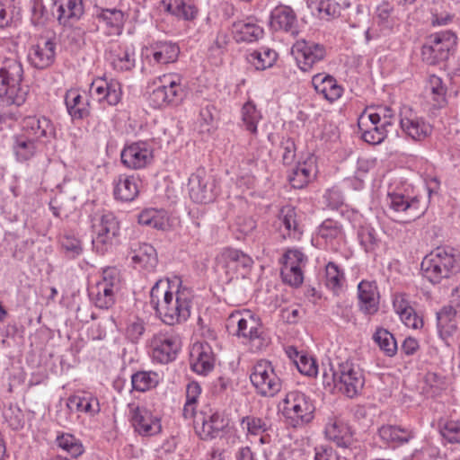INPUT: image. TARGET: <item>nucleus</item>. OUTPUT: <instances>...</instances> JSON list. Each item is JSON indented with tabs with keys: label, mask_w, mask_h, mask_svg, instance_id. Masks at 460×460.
I'll return each instance as SVG.
<instances>
[{
	"label": "nucleus",
	"mask_w": 460,
	"mask_h": 460,
	"mask_svg": "<svg viewBox=\"0 0 460 460\" xmlns=\"http://www.w3.org/2000/svg\"><path fill=\"white\" fill-rule=\"evenodd\" d=\"M54 14L60 25L71 26L84 14L83 0H55Z\"/></svg>",
	"instance_id": "nucleus-23"
},
{
	"label": "nucleus",
	"mask_w": 460,
	"mask_h": 460,
	"mask_svg": "<svg viewBox=\"0 0 460 460\" xmlns=\"http://www.w3.org/2000/svg\"><path fill=\"white\" fill-rule=\"evenodd\" d=\"M292 52L295 55L298 67L304 71H310L313 66L326 57V49L323 44L301 39L293 45Z\"/></svg>",
	"instance_id": "nucleus-12"
},
{
	"label": "nucleus",
	"mask_w": 460,
	"mask_h": 460,
	"mask_svg": "<svg viewBox=\"0 0 460 460\" xmlns=\"http://www.w3.org/2000/svg\"><path fill=\"white\" fill-rule=\"evenodd\" d=\"M324 432L326 437L340 447L349 448L354 442L350 427L339 418H330Z\"/></svg>",
	"instance_id": "nucleus-26"
},
{
	"label": "nucleus",
	"mask_w": 460,
	"mask_h": 460,
	"mask_svg": "<svg viewBox=\"0 0 460 460\" xmlns=\"http://www.w3.org/2000/svg\"><path fill=\"white\" fill-rule=\"evenodd\" d=\"M4 417L13 429H19L22 428V414L17 406L10 405L4 411Z\"/></svg>",
	"instance_id": "nucleus-60"
},
{
	"label": "nucleus",
	"mask_w": 460,
	"mask_h": 460,
	"mask_svg": "<svg viewBox=\"0 0 460 460\" xmlns=\"http://www.w3.org/2000/svg\"><path fill=\"white\" fill-rule=\"evenodd\" d=\"M391 121H383L380 126L376 125H369L362 127L361 137L362 139L371 145L380 144L385 137L387 134L386 128L391 126Z\"/></svg>",
	"instance_id": "nucleus-44"
},
{
	"label": "nucleus",
	"mask_w": 460,
	"mask_h": 460,
	"mask_svg": "<svg viewBox=\"0 0 460 460\" xmlns=\"http://www.w3.org/2000/svg\"><path fill=\"white\" fill-rule=\"evenodd\" d=\"M326 285L332 289L341 287L344 281V273L334 262H329L325 267Z\"/></svg>",
	"instance_id": "nucleus-57"
},
{
	"label": "nucleus",
	"mask_w": 460,
	"mask_h": 460,
	"mask_svg": "<svg viewBox=\"0 0 460 460\" xmlns=\"http://www.w3.org/2000/svg\"><path fill=\"white\" fill-rule=\"evenodd\" d=\"M270 25L274 31H284L295 34L296 32V16L290 6L280 4L270 13Z\"/></svg>",
	"instance_id": "nucleus-28"
},
{
	"label": "nucleus",
	"mask_w": 460,
	"mask_h": 460,
	"mask_svg": "<svg viewBox=\"0 0 460 460\" xmlns=\"http://www.w3.org/2000/svg\"><path fill=\"white\" fill-rule=\"evenodd\" d=\"M278 58V53L268 47H261L248 56V61L257 70L271 67Z\"/></svg>",
	"instance_id": "nucleus-38"
},
{
	"label": "nucleus",
	"mask_w": 460,
	"mask_h": 460,
	"mask_svg": "<svg viewBox=\"0 0 460 460\" xmlns=\"http://www.w3.org/2000/svg\"><path fill=\"white\" fill-rule=\"evenodd\" d=\"M312 84L314 90L330 102L338 100L343 93V88L336 79L325 73L314 75L312 78Z\"/></svg>",
	"instance_id": "nucleus-29"
},
{
	"label": "nucleus",
	"mask_w": 460,
	"mask_h": 460,
	"mask_svg": "<svg viewBox=\"0 0 460 460\" xmlns=\"http://www.w3.org/2000/svg\"><path fill=\"white\" fill-rule=\"evenodd\" d=\"M438 331L439 337L449 346L450 339L457 331L456 310L450 306H444L437 313Z\"/></svg>",
	"instance_id": "nucleus-30"
},
{
	"label": "nucleus",
	"mask_w": 460,
	"mask_h": 460,
	"mask_svg": "<svg viewBox=\"0 0 460 460\" xmlns=\"http://www.w3.org/2000/svg\"><path fill=\"white\" fill-rule=\"evenodd\" d=\"M92 227L95 234L92 241L93 249L98 253L104 254L112 247L113 241L119 234V222L113 213L104 212L93 219Z\"/></svg>",
	"instance_id": "nucleus-8"
},
{
	"label": "nucleus",
	"mask_w": 460,
	"mask_h": 460,
	"mask_svg": "<svg viewBox=\"0 0 460 460\" xmlns=\"http://www.w3.org/2000/svg\"><path fill=\"white\" fill-rule=\"evenodd\" d=\"M152 55L158 64H169L177 60L180 48L171 41H156L151 45Z\"/></svg>",
	"instance_id": "nucleus-35"
},
{
	"label": "nucleus",
	"mask_w": 460,
	"mask_h": 460,
	"mask_svg": "<svg viewBox=\"0 0 460 460\" xmlns=\"http://www.w3.org/2000/svg\"><path fill=\"white\" fill-rule=\"evenodd\" d=\"M23 128V134L31 136L32 139L39 145L45 144L48 139L55 135V129L50 120L45 117H29L25 119Z\"/></svg>",
	"instance_id": "nucleus-25"
},
{
	"label": "nucleus",
	"mask_w": 460,
	"mask_h": 460,
	"mask_svg": "<svg viewBox=\"0 0 460 460\" xmlns=\"http://www.w3.org/2000/svg\"><path fill=\"white\" fill-rule=\"evenodd\" d=\"M233 33L238 42H252L262 36L263 30L255 23L239 21L233 24Z\"/></svg>",
	"instance_id": "nucleus-37"
},
{
	"label": "nucleus",
	"mask_w": 460,
	"mask_h": 460,
	"mask_svg": "<svg viewBox=\"0 0 460 460\" xmlns=\"http://www.w3.org/2000/svg\"><path fill=\"white\" fill-rule=\"evenodd\" d=\"M131 422L136 431L142 436H154L162 429L160 420L145 408L131 407Z\"/></svg>",
	"instance_id": "nucleus-20"
},
{
	"label": "nucleus",
	"mask_w": 460,
	"mask_h": 460,
	"mask_svg": "<svg viewBox=\"0 0 460 460\" xmlns=\"http://www.w3.org/2000/svg\"><path fill=\"white\" fill-rule=\"evenodd\" d=\"M226 326L233 329L236 336L254 343L257 348L263 345L265 338L261 322L250 311L232 313L227 318Z\"/></svg>",
	"instance_id": "nucleus-5"
},
{
	"label": "nucleus",
	"mask_w": 460,
	"mask_h": 460,
	"mask_svg": "<svg viewBox=\"0 0 460 460\" xmlns=\"http://www.w3.org/2000/svg\"><path fill=\"white\" fill-rule=\"evenodd\" d=\"M243 121L246 129L252 134L257 133V123L260 119V114L255 106L251 102H246L242 109Z\"/></svg>",
	"instance_id": "nucleus-56"
},
{
	"label": "nucleus",
	"mask_w": 460,
	"mask_h": 460,
	"mask_svg": "<svg viewBox=\"0 0 460 460\" xmlns=\"http://www.w3.org/2000/svg\"><path fill=\"white\" fill-rule=\"evenodd\" d=\"M98 283H106L111 288L119 289L120 278L119 270L113 267L104 269L102 271V279Z\"/></svg>",
	"instance_id": "nucleus-64"
},
{
	"label": "nucleus",
	"mask_w": 460,
	"mask_h": 460,
	"mask_svg": "<svg viewBox=\"0 0 460 460\" xmlns=\"http://www.w3.org/2000/svg\"><path fill=\"white\" fill-rule=\"evenodd\" d=\"M319 235L326 241L343 238V231L341 226L332 219L324 220L319 227Z\"/></svg>",
	"instance_id": "nucleus-53"
},
{
	"label": "nucleus",
	"mask_w": 460,
	"mask_h": 460,
	"mask_svg": "<svg viewBox=\"0 0 460 460\" xmlns=\"http://www.w3.org/2000/svg\"><path fill=\"white\" fill-rule=\"evenodd\" d=\"M439 432L448 443H460V421L449 420L440 424Z\"/></svg>",
	"instance_id": "nucleus-58"
},
{
	"label": "nucleus",
	"mask_w": 460,
	"mask_h": 460,
	"mask_svg": "<svg viewBox=\"0 0 460 460\" xmlns=\"http://www.w3.org/2000/svg\"><path fill=\"white\" fill-rule=\"evenodd\" d=\"M58 446L69 454L72 457L80 456L84 449L81 441L69 433H62L57 437Z\"/></svg>",
	"instance_id": "nucleus-49"
},
{
	"label": "nucleus",
	"mask_w": 460,
	"mask_h": 460,
	"mask_svg": "<svg viewBox=\"0 0 460 460\" xmlns=\"http://www.w3.org/2000/svg\"><path fill=\"white\" fill-rule=\"evenodd\" d=\"M169 288L168 280L159 279L155 283L150 291V304L155 310L156 302L159 304L173 294Z\"/></svg>",
	"instance_id": "nucleus-55"
},
{
	"label": "nucleus",
	"mask_w": 460,
	"mask_h": 460,
	"mask_svg": "<svg viewBox=\"0 0 460 460\" xmlns=\"http://www.w3.org/2000/svg\"><path fill=\"white\" fill-rule=\"evenodd\" d=\"M90 91L98 102L105 101L111 106L117 105L121 100V87L118 81L98 78L92 83Z\"/></svg>",
	"instance_id": "nucleus-24"
},
{
	"label": "nucleus",
	"mask_w": 460,
	"mask_h": 460,
	"mask_svg": "<svg viewBox=\"0 0 460 460\" xmlns=\"http://www.w3.org/2000/svg\"><path fill=\"white\" fill-rule=\"evenodd\" d=\"M456 35L452 31L431 34L421 48L422 60L428 65L447 60L456 45Z\"/></svg>",
	"instance_id": "nucleus-6"
},
{
	"label": "nucleus",
	"mask_w": 460,
	"mask_h": 460,
	"mask_svg": "<svg viewBox=\"0 0 460 460\" xmlns=\"http://www.w3.org/2000/svg\"><path fill=\"white\" fill-rule=\"evenodd\" d=\"M358 306L365 314H374L379 308V294L375 282L362 280L358 286Z\"/></svg>",
	"instance_id": "nucleus-27"
},
{
	"label": "nucleus",
	"mask_w": 460,
	"mask_h": 460,
	"mask_svg": "<svg viewBox=\"0 0 460 460\" xmlns=\"http://www.w3.org/2000/svg\"><path fill=\"white\" fill-rule=\"evenodd\" d=\"M67 406L75 408L78 411L96 414L100 411V403L97 398L93 396H71L68 399Z\"/></svg>",
	"instance_id": "nucleus-47"
},
{
	"label": "nucleus",
	"mask_w": 460,
	"mask_h": 460,
	"mask_svg": "<svg viewBox=\"0 0 460 460\" xmlns=\"http://www.w3.org/2000/svg\"><path fill=\"white\" fill-rule=\"evenodd\" d=\"M190 366L194 372L207 375L215 366V355L207 342L195 343L190 350Z\"/></svg>",
	"instance_id": "nucleus-21"
},
{
	"label": "nucleus",
	"mask_w": 460,
	"mask_h": 460,
	"mask_svg": "<svg viewBox=\"0 0 460 460\" xmlns=\"http://www.w3.org/2000/svg\"><path fill=\"white\" fill-rule=\"evenodd\" d=\"M138 223L142 226L163 230L167 225V217L164 211L148 208L139 214Z\"/></svg>",
	"instance_id": "nucleus-43"
},
{
	"label": "nucleus",
	"mask_w": 460,
	"mask_h": 460,
	"mask_svg": "<svg viewBox=\"0 0 460 460\" xmlns=\"http://www.w3.org/2000/svg\"><path fill=\"white\" fill-rule=\"evenodd\" d=\"M378 435L386 443L402 444L408 442L411 438L409 430L393 425L382 426L378 429Z\"/></svg>",
	"instance_id": "nucleus-42"
},
{
	"label": "nucleus",
	"mask_w": 460,
	"mask_h": 460,
	"mask_svg": "<svg viewBox=\"0 0 460 460\" xmlns=\"http://www.w3.org/2000/svg\"><path fill=\"white\" fill-rule=\"evenodd\" d=\"M192 296L187 288H179L161 303H155V312L159 318L168 325L181 323L190 315Z\"/></svg>",
	"instance_id": "nucleus-3"
},
{
	"label": "nucleus",
	"mask_w": 460,
	"mask_h": 460,
	"mask_svg": "<svg viewBox=\"0 0 460 460\" xmlns=\"http://www.w3.org/2000/svg\"><path fill=\"white\" fill-rule=\"evenodd\" d=\"M220 263L226 269V274L231 275L229 279L239 277L244 278L253 265V260L240 250L225 249L219 258Z\"/></svg>",
	"instance_id": "nucleus-14"
},
{
	"label": "nucleus",
	"mask_w": 460,
	"mask_h": 460,
	"mask_svg": "<svg viewBox=\"0 0 460 460\" xmlns=\"http://www.w3.org/2000/svg\"><path fill=\"white\" fill-rule=\"evenodd\" d=\"M358 237L361 246L367 252H372L378 244L376 230L370 226H363L358 229Z\"/></svg>",
	"instance_id": "nucleus-54"
},
{
	"label": "nucleus",
	"mask_w": 460,
	"mask_h": 460,
	"mask_svg": "<svg viewBox=\"0 0 460 460\" xmlns=\"http://www.w3.org/2000/svg\"><path fill=\"white\" fill-rule=\"evenodd\" d=\"M23 67L14 53L0 55V100L5 105H22L28 87L22 84Z\"/></svg>",
	"instance_id": "nucleus-1"
},
{
	"label": "nucleus",
	"mask_w": 460,
	"mask_h": 460,
	"mask_svg": "<svg viewBox=\"0 0 460 460\" xmlns=\"http://www.w3.org/2000/svg\"><path fill=\"white\" fill-rule=\"evenodd\" d=\"M56 42L49 39L32 46L29 51V61L37 69L49 67L55 61Z\"/></svg>",
	"instance_id": "nucleus-22"
},
{
	"label": "nucleus",
	"mask_w": 460,
	"mask_h": 460,
	"mask_svg": "<svg viewBox=\"0 0 460 460\" xmlns=\"http://www.w3.org/2000/svg\"><path fill=\"white\" fill-rule=\"evenodd\" d=\"M373 340L386 356L393 357L395 355L397 342L394 335L387 330L378 328L373 335Z\"/></svg>",
	"instance_id": "nucleus-46"
},
{
	"label": "nucleus",
	"mask_w": 460,
	"mask_h": 460,
	"mask_svg": "<svg viewBox=\"0 0 460 460\" xmlns=\"http://www.w3.org/2000/svg\"><path fill=\"white\" fill-rule=\"evenodd\" d=\"M131 260L135 264L152 270L155 268L158 259L155 249L149 243H139L132 250Z\"/></svg>",
	"instance_id": "nucleus-34"
},
{
	"label": "nucleus",
	"mask_w": 460,
	"mask_h": 460,
	"mask_svg": "<svg viewBox=\"0 0 460 460\" xmlns=\"http://www.w3.org/2000/svg\"><path fill=\"white\" fill-rule=\"evenodd\" d=\"M144 332L145 323L143 320L139 318L129 322L126 329V335L132 342H137Z\"/></svg>",
	"instance_id": "nucleus-62"
},
{
	"label": "nucleus",
	"mask_w": 460,
	"mask_h": 460,
	"mask_svg": "<svg viewBox=\"0 0 460 460\" xmlns=\"http://www.w3.org/2000/svg\"><path fill=\"white\" fill-rule=\"evenodd\" d=\"M279 219L287 229L288 236L296 238L301 234L295 208L291 206L283 207L279 211Z\"/></svg>",
	"instance_id": "nucleus-45"
},
{
	"label": "nucleus",
	"mask_w": 460,
	"mask_h": 460,
	"mask_svg": "<svg viewBox=\"0 0 460 460\" xmlns=\"http://www.w3.org/2000/svg\"><path fill=\"white\" fill-rule=\"evenodd\" d=\"M389 207L396 213H403L402 218L398 219L402 223H410L419 218L423 213V207L420 206V199L417 197L408 198L402 194H389Z\"/></svg>",
	"instance_id": "nucleus-18"
},
{
	"label": "nucleus",
	"mask_w": 460,
	"mask_h": 460,
	"mask_svg": "<svg viewBox=\"0 0 460 460\" xmlns=\"http://www.w3.org/2000/svg\"><path fill=\"white\" fill-rule=\"evenodd\" d=\"M241 425L243 429H246L247 436L254 437L266 433L270 427L267 419L252 415L243 417Z\"/></svg>",
	"instance_id": "nucleus-48"
},
{
	"label": "nucleus",
	"mask_w": 460,
	"mask_h": 460,
	"mask_svg": "<svg viewBox=\"0 0 460 460\" xmlns=\"http://www.w3.org/2000/svg\"><path fill=\"white\" fill-rule=\"evenodd\" d=\"M188 188L190 197L195 202L207 203L215 199L214 181L203 168H199L190 176Z\"/></svg>",
	"instance_id": "nucleus-16"
},
{
	"label": "nucleus",
	"mask_w": 460,
	"mask_h": 460,
	"mask_svg": "<svg viewBox=\"0 0 460 460\" xmlns=\"http://www.w3.org/2000/svg\"><path fill=\"white\" fill-rule=\"evenodd\" d=\"M196 434L202 440L231 436L235 432L231 419L224 412L216 411L210 415H203L195 421Z\"/></svg>",
	"instance_id": "nucleus-9"
},
{
	"label": "nucleus",
	"mask_w": 460,
	"mask_h": 460,
	"mask_svg": "<svg viewBox=\"0 0 460 460\" xmlns=\"http://www.w3.org/2000/svg\"><path fill=\"white\" fill-rule=\"evenodd\" d=\"M48 20V12L42 1L35 0L31 7V22L34 25H42Z\"/></svg>",
	"instance_id": "nucleus-63"
},
{
	"label": "nucleus",
	"mask_w": 460,
	"mask_h": 460,
	"mask_svg": "<svg viewBox=\"0 0 460 460\" xmlns=\"http://www.w3.org/2000/svg\"><path fill=\"white\" fill-rule=\"evenodd\" d=\"M289 357L294 359V363L301 374L308 376L317 375L318 367L315 360L312 357L300 354L297 350H294V356L289 352Z\"/></svg>",
	"instance_id": "nucleus-52"
},
{
	"label": "nucleus",
	"mask_w": 460,
	"mask_h": 460,
	"mask_svg": "<svg viewBox=\"0 0 460 460\" xmlns=\"http://www.w3.org/2000/svg\"><path fill=\"white\" fill-rule=\"evenodd\" d=\"M65 102L72 118L83 119L89 114L86 104L83 102V98L78 92L75 90L68 91Z\"/></svg>",
	"instance_id": "nucleus-41"
},
{
	"label": "nucleus",
	"mask_w": 460,
	"mask_h": 460,
	"mask_svg": "<svg viewBox=\"0 0 460 460\" xmlns=\"http://www.w3.org/2000/svg\"><path fill=\"white\" fill-rule=\"evenodd\" d=\"M400 125L402 131L415 141L424 140L432 132V126L409 107L401 110Z\"/></svg>",
	"instance_id": "nucleus-15"
},
{
	"label": "nucleus",
	"mask_w": 460,
	"mask_h": 460,
	"mask_svg": "<svg viewBox=\"0 0 460 460\" xmlns=\"http://www.w3.org/2000/svg\"><path fill=\"white\" fill-rule=\"evenodd\" d=\"M106 58L115 70L129 71L135 66L134 53L128 48L113 45L106 54Z\"/></svg>",
	"instance_id": "nucleus-31"
},
{
	"label": "nucleus",
	"mask_w": 460,
	"mask_h": 460,
	"mask_svg": "<svg viewBox=\"0 0 460 460\" xmlns=\"http://www.w3.org/2000/svg\"><path fill=\"white\" fill-rule=\"evenodd\" d=\"M423 278L437 285L460 272V253L449 246H440L427 254L421 263Z\"/></svg>",
	"instance_id": "nucleus-2"
},
{
	"label": "nucleus",
	"mask_w": 460,
	"mask_h": 460,
	"mask_svg": "<svg viewBox=\"0 0 460 460\" xmlns=\"http://www.w3.org/2000/svg\"><path fill=\"white\" fill-rule=\"evenodd\" d=\"M97 18L103 22L107 27L111 29V33L120 34L123 29L125 15L124 13L119 9H102L97 14Z\"/></svg>",
	"instance_id": "nucleus-39"
},
{
	"label": "nucleus",
	"mask_w": 460,
	"mask_h": 460,
	"mask_svg": "<svg viewBox=\"0 0 460 460\" xmlns=\"http://www.w3.org/2000/svg\"><path fill=\"white\" fill-rule=\"evenodd\" d=\"M315 407L312 400L300 391H291L283 400L282 413L294 428L303 427L312 421Z\"/></svg>",
	"instance_id": "nucleus-4"
},
{
	"label": "nucleus",
	"mask_w": 460,
	"mask_h": 460,
	"mask_svg": "<svg viewBox=\"0 0 460 460\" xmlns=\"http://www.w3.org/2000/svg\"><path fill=\"white\" fill-rule=\"evenodd\" d=\"M13 148L17 160L24 162L35 155L39 149V144L32 139L31 136L22 133L13 137Z\"/></svg>",
	"instance_id": "nucleus-36"
},
{
	"label": "nucleus",
	"mask_w": 460,
	"mask_h": 460,
	"mask_svg": "<svg viewBox=\"0 0 460 460\" xmlns=\"http://www.w3.org/2000/svg\"><path fill=\"white\" fill-rule=\"evenodd\" d=\"M308 7L321 19L329 20L340 15V5L331 0H309Z\"/></svg>",
	"instance_id": "nucleus-40"
},
{
	"label": "nucleus",
	"mask_w": 460,
	"mask_h": 460,
	"mask_svg": "<svg viewBox=\"0 0 460 460\" xmlns=\"http://www.w3.org/2000/svg\"><path fill=\"white\" fill-rule=\"evenodd\" d=\"M338 389L346 396H357L364 386V376L358 366L351 361L338 363Z\"/></svg>",
	"instance_id": "nucleus-13"
},
{
	"label": "nucleus",
	"mask_w": 460,
	"mask_h": 460,
	"mask_svg": "<svg viewBox=\"0 0 460 460\" xmlns=\"http://www.w3.org/2000/svg\"><path fill=\"white\" fill-rule=\"evenodd\" d=\"M113 193L116 199L125 202L134 200L139 193V180L134 176L119 175L115 181Z\"/></svg>",
	"instance_id": "nucleus-32"
},
{
	"label": "nucleus",
	"mask_w": 460,
	"mask_h": 460,
	"mask_svg": "<svg viewBox=\"0 0 460 460\" xmlns=\"http://www.w3.org/2000/svg\"><path fill=\"white\" fill-rule=\"evenodd\" d=\"M60 243L63 249H65L71 257L78 256L83 251L81 242L72 234L63 235Z\"/></svg>",
	"instance_id": "nucleus-61"
},
{
	"label": "nucleus",
	"mask_w": 460,
	"mask_h": 460,
	"mask_svg": "<svg viewBox=\"0 0 460 460\" xmlns=\"http://www.w3.org/2000/svg\"><path fill=\"white\" fill-rule=\"evenodd\" d=\"M159 80L162 85L154 89L149 96L151 105L154 108L179 105L185 96L181 77L175 74H169L163 75Z\"/></svg>",
	"instance_id": "nucleus-7"
},
{
	"label": "nucleus",
	"mask_w": 460,
	"mask_h": 460,
	"mask_svg": "<svg viewBox=\"0 0 460 460\" xmlns=\"http://www.w3.org/2000/svg\"><path fill=\"white\" fill-rule=\"evenodd\" d=\"M313 169L306 163L299 164L289 175V182L295 189H302L312 179Z\"/></svg>",
	"instance_id": "nucleus-51"
},
{
	"label": "nucleus",
	"mask_w": 460,
	"mask_h": 460,
	"mask_svg": "<svg viewBox=\"0 0 460 460\" xmlns=\"http://www.w3.org/2000/svg\"><path fill=\"white\" fill-rule=\"evenodd\" d=\"M429 89H430L431 94L433 95V100L436 102L435 105L441 107L446 102V100H445L446 89L442 84L441 79L436 75L430 76Z\"/></svg>",
	"instance_id": "nucleus-59"
},
{
	"label": "nucleus",
	"mask_w": 460,
	"mask_h": 460,
	"mask_svg": "<svg viewBox=\"0 0 460 460\" xmlns=\"http://www.w3.org/2000/svg\"><path fill=\"white\" fill-rule=\"evenodd\" d=\"M122 164L129 169H141L153 158L152 151L144 142L133 143L126 146L120 154Z\"/></svg>",
	"instance_id": "nucleus-19"
},
{
	"label": "nucleus",
	"mask_w": 460,
	"mask_h": 460,
	"mask_svg": "<svg viewBox=\"0 0 460 460\" xmlns=\"http://www.w3.org/2000/svg\"><path fill=\"white\" fill-rule=\"evenodd\" d=\"M153 359L162 364H167L176 358L181 348L178 335L172 332H159L150 340Z\"/></svg>",
	"instance_id": "nucleus-10"
},
{
	"label": "nucleus",
	"mask_w": 460,
	"mask_h": 460,
	"mask_svg": "<svg viewBox=\"0 0 460 460\" xmlns=\"http://www.w3.org/2000/svg\"><path fill=\"white\" fill-rule=\"evenodd\" d=\"M157 376L154 372H137L131 376L132 387L136 391L146 392L158 384Z\"/></svg>",
	"instance_id": "nucleus-50"
},
{
	"label": "nucleus",
	"mask_w": 460,
	"mask_h": 460,
	"mask_svg": "<svg viewBox=\"0 0 460 460\" xmlns=\"http://www.w3.org/2000/svg\"><path fill=\"white\" fill-rule=\"evenodd\" d=\"M119 290L106 283H97L94 287L90 288L89 296L97 307L108 309L114 305L115 294Z\"/></svg>",
	"instance_id": "nucleus-33"
},
{
	"label": "nucleus",
	"mask_w": 460,
	"mask_h": 460,
	"mask_svg": "<svg viewBox=\"0 0 460 460\" xmlns=\"http://www.w3.org/2000/svg\"><path fill=\"white\" fill-rule=\"evenodd\" d=\"M306 261L305 254L297 249H289L283 255L281 277L284 282L293 287L303 283L304 275L301 266Z\"/></svg>",
	"instance_id": "nucleus-17"
},
{
	"label": "nucleus",
	"mask_w": 460,
	"mask_h": 460,
	"mask_svg": "<svg viewBox=\"0 0 460 460\" xmlns=\"http://www.w3.org/2000/svg\"><path fill=\"white\" fill-rule=\"evenodd\" d=\"M251 382L258 393L263 396H273L281 389V382L271 363L267 360L259 361L250 376Z\"/></svg>",
	"instance_id": "nucleus-11"
}]
</instances>
